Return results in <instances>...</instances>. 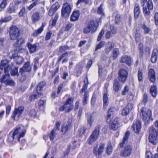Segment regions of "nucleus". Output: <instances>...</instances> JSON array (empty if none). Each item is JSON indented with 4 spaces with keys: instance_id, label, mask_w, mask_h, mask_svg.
<instances>
[{
    "instance_id": "dca6fc26",
    "label": "nucleus",
    "mask_w": 158,
    "mask_h": 158,
    "mask_svg": "<svg viewBox=\"0 0 158 158\" xmlns=\"http://www.w3.org/2000/svg\"><path fill=\"white\" fill-rule=\"evenodd\" d=\"M31 67L30 65V62H27L22 68L20 69L19 72L22 74L24 72H29L31 71Z\"/></svg>"
},
{
    "instance_id": "774afa93",
    "label": "nucleus",
    "mask_w": 158,
    "mask_h": 158,
    "mask_svg": "<svg viewBox=\"0 0 158 158\" xmlns=\"http://www.w3.org/2000/svg\"><path fill=\"white\" fill-rule=\"evenodd\" d=\"M155 23L156 25H158V13L156 12L154 15Z\"/></svg>"
},
{
    "instance_id": "e433bc0d",
    "label": "nucleus",
    "mask_w": 158,
    "mask_h": 158,
    "mask_svg": "<svg viewBox=\"0 0 158 158\" xmlns=\"http://www.w3.org/2000/svg\"><path fill=\"white\" fill-rule=\"evenodd\" d=\"M10 73L11 76H18V68L14 67L11 70Z\"/></svg>"
},
{
    "instance_id": "4be33fe9",
    "label": "nucleus",
    "mask_w": 158,
    "mask_h": 158,
    "mask_svg": "<svg viewBox=\"0 0 158 158\" xmlns=\"http://www.w3.org/2000/svg\"><path fill=\"white\" fill-rule=\"evenodd\" d=\"M148 75L150 81L154 83L155 81L156 77L155 72L154 70L150 69L149 71Z\"/></svg>"
},
{
    "instance_id": "ea45409f",
    "label": "nucleus",
    "mask_w": 158,
    "mask_h": 158,
    "mask_svg": "<svg viewBox=\"0 0 158 158\" xmlns=\"http://www.w3.org/2000/svg\"><path fill=\"white\" fill-rule=\"evenodd\" d=\"M143 71L142 69H139L138 73V77L139 81H141L143 79Z\"/></svg>"
},
{
    "instance_id": "052dcab7",
    "label": "nucleus",
    "mask_w": 158,
    "mask_h": 158,
    "mask_svg": "<svg viewBox=\"0 0 158 158\" xmlns=\"http://www.w3.org/2000/svg\"><path fill=\"white\" fill-rule=\"evenodd\" d=\"M8 0H3L0 5V7L2 9L5 8L6 6V2Z\"/></svg>"
},
{
    "instance_id": "2eb2a0df",
    "label": "nucleus",
    "mask_w": 158,
    "mask_h": 158,
    "mask_svg": "<svg viewBox=\"0 0 158 158\" xmlns=\"http://www.w3.org/2000/svg\"><path fill=\"white\" fill-rule=\"evenodd\" d=\"M105 144L101 143L100 144L99 148L97 151V147H95L93 149L94 154L98 155V158H100V156L103 152V150L104 149Z\"/></svg>"
},
{
    "instance_id": "603ef678",
    "label": "nucleus",
    "mask_w": 158,
    "mask_h": 158,
    "mask_svg": "<svg viewBox=\"0 0 158 158\" xmlns=\"http://www.w3.org/2000/svg\"><path fill=\"white\" fill-rule=\"evenodd\" d=\"M69 49L70 48L69 47L66 45H64L60 47L59 51L60 52H62L66 51L67 50H69Z\"/></svg>"
},
{
    "instance_id": "13d9d810",
    "label": "nucleus",
    "mask_w": 158,
    "mask_h": 158,
    "mask_svg": "<svg viewBox=\"0 0 158 158\" xmlns=\"http://www.w3.org/2000/svg\"><path fill=\"white\" fill-rule=\"evenodd\" d=\"M71 148L70 145L68 146L66 150L64 152V156H62V157H64L65 156H67L70 151Z\"/></svg>"
},
{
    "instance_id": "c9c22d12",
    "label": "nucleus",
    "mask_w": 158,
    "mask_h": 158,
    "mask_svg": "<svg viewBox=\"0 0 158 158\" xmlns=\"http://www.w3.org/2000/svg\"><path fill=\"white\" fill-rule=\"evenodd\" d=\"M89 98V94L87 92L85 93L83 99L82 103L83 105L87 104Z\"/></svg>"
},
{
    "instance_id": "9d476101",
    "label": "nucleus",
    "mask_w": 158,
    "mask_h": 158,
    "mask_svg": "<svg viewBox=\"0 0 158 158\" xmlns=\"http://www.w3.org/2000/svg\"><path fill=\"white\" fill-rule=\"evenodd\" d=\"M46 83L44 81L40 82L37 85V94L31 95L29 97V100L31 101L32 99L37 98L39 97L41 95V91L42 88L45 85Z\"/></svg>"
},
{
    "instance_id": "b1692460",
    "label": "nucleus",
    "mask_w": 158,
    "mask_h": 158,
    "mask_svg": "<svg viewBox=\"0 0 158 158\" xmlns=\"http://www.w3.org/2000/svg\"><path fill=\"white\" fill-rule=\"evenodd\" d=\"M114 47V42H108L105 48L106 52L108 53Z\"/></svg>"
},
{
    "instance_id": "4d7b16f0",
    "label": "nucleus",
    "mask_w": 158,
    "mask_h": 158,
    "mask_svg": "<svg viewBox=\"0 0 158 158\" xmlns=\"http://www.w3.org/2000/svg\"><path fill=\"white\" fill-rule=\"evenodd\" d=\"M121 21V16L119 14H117L115 17V23L118 24Z\"/></svg>"
},
{
    "instance_id": "72a5a7b5",
    "label": "nucleus",
    "mask_w": 158,
    "mask_h": 158,
    "mask_svg": "<svg viewBox=\"0 0 158 158\" xmlns=\"http://www.w3.org/2000/svg\"><path fill=\"white\" fill-rule=\"evenodd\" d=\"M130 132L129 131H127L125 134V136L123 139L122 143L120 144V147H123V145L125 144L126 141L127 140L128 137L129 136Z\"/></svg>"
},
{
    "instance_id": "6ab92c4d",
    "label": "nucleus",
    "mask_w": 158,
    "mask_h": 158,
    "mask_svg": "<svg viewBox=\"0 0 158 158\" xmlns=\"http://www.w3.org/2000/svg\"><path fill=\"white\" fill-rule=\"evenodd\" d=\"M9 67L8 62L6 60H3L1 61L0 69L2 70L4 69L5 73H6L8 71Z\"/></svg>"
},
{
    "instance_id": "0e129e2a",
    "label": "nucleus",
    "mask_w": 158,
    "mask_h": 158,
    "mask_svg": "<svg viewBox=\"0 0 158 158\" xmlns=\"http://www.w3.org/2000/svg\"><path fill=\"white\" fill-rule=\"evenodd\" d=\"M135 36L136 42H137L139 41L140 37V34L139 33V31H136Z\"/></svg>"
},
{
    "instance_id": "de8ad7c7",
    "label": "nucleus",
    "mask_w": 158,
    "mask_h": 158,
    "mask_svg": "<svg viewBox=\"0 0 158 158\" xmlns=\"http://www.w3.org/2000/svg\"><path fill=\"white\" fill-rule=\"evenodd\" d=\"M38 3V1L37 0L35 1L31 4L29 6L27 7V8L29 10H31Z\"/></svg>"
},
{
    "instance_id": "0eeeda50",
    "label": "nucleus",
    "mask_w": 158,
    "mask_h": 158,
    "mask_svg": "<svg viewBox=\"0 0 158 158\" xmlns=\"http://www.w3.org/2000/svg\"><path fill=\"white\" fill-rule=\"evenodd\" d=\"M9 35L11 40H16L20 35V31L18 28L15 26H12L9 28Z\"/></svg>"
},
{
    "instance_id": "3c124183",
    "label": "nucleus",
    "mask_w": 158,
    "mask_h": 158,
    "mask_svg": "<svg viewBox=\"0 0 158 158\" xmlns=\"http://www.w3.org/2000/svg\"><path fill=\"white\" fill-rule=\"evenodd\" d=\"M36 113L34 109L31 110L29 112L28 114L31 117H35L36 115Z\"/></svg>"
},
{
    "instance_id": "f257e3e1",
    "label": "nucleus",
    "mask_w": 158,
    "mask_h": 158,
    "mask_svg": "<svg viewBox=\"0 0 158 158\" xmlns=\"http://www.w3.org/2000/svg\"><path fill=\"white\" fill-rule=\"evenodd\" d=\"M114 109L113 108H110L108 110L106 122L108 123L109 124L110 127L111 129L113 131H115L120 127V125L119 123V118H116L114 119L112 118Z\"/></svg>"
},
{
    "instance_id": "6e6d98bb",
    "label": "nucleus",
    "mask_w": 158,
    "mask_h": 158,
    "mask_svg": "<svg viewBox=\"0 0 158 158\" xmlns=\"http://www.w3.org/2000/svg\"><path fill=\"white\" fill-rule=\"evenodd\" d=\"M102 4H101L99 6L98 8L97 13L98 14L103 15V14Z\"/></svg>"
},
{
    "instance_id": "e2e57ef3",
    "label": "nucleus",
    "mask_w": 158,
    "mask_h": 158,
    "mask_svg": "<svg viewBox=\"0 0 158 158\" xmlns=\"http://www.w3.org/2000/svg\"><path fill=\"white\" fill-rule=\"evenodd\" d=\"M110 30L113 34H116L117 32V29L115 27L114 25H111L110 27Z\"/></svg>"
},
{
    "instance_id": "473e14b6",
    "label": "nucleus",
    "mask_w": 158,
    "mask_h": 158,
    "mask_svg": "<svg viewBox=\"0 0 158 158\" xmlns=\"http://www.w3.org/2000/svg\"><path fill=\"white\" fill-rule=\"evenodd\" d=\"M142 29L143 30V32L145 34H148L151 31V28L147 26L145 24L142 25Z\"/></svg>"
},
{
    "instance_id": "4c0bfd02",
    "label": "nucleus",
    "mask_w": 158,
    "mask_h": 158,
    "mask_svg": "<svg viewBox=\"0 0 158 158\" xmlns=\"http://www.w3.org/2000/svg\"><path fill=\"white\" fill-rule=\"evenodd\" d=\"M12 19L11 16H9L4 18V19L0 20V25H1L3 23H6L11 20Z\"/></svg>"
},
{
    "instance_id": "8fccbe9b",
    "label": "nucleus",
    "mask_w": 158,
    "mask_h": 158,
    "mask_svg": "<svg viewBox=\"0 0 158 158\" xmlns=\"http://www.w3.org/2000/svg\"><path fill=\"white\" fill-rule=\"evenodd\" d=\"M96 99V94L94 92L91 99V104L92 105H94L95 103Z\"/></svg>"
},
{
    "instance_id": "7c9ffc66",
    "label": "nucleus",
    "mask_w": 158,
    "mask_h": 158,
    "mask_svg": "<svg viewBox=\"0 0 158 158\" xmlns=\"http://www.w3.org/2000/svg\"><path fill=\"white\" fill-rule=\"evenodd\" d=\"M112 57L114 60L117 58L119 55V50L118 48H114L113 50Z\"/></svg>"
},
{
    "instance_id": "680f3d73",
    "label": "nucleus",
    "mask_w": 158,
    "mask_h": 158,
    "mask_svg": "<svg viewBox=\"0 0 158 158\" xmlns=\"http://www.w3.org/2000/svg\"><path fill=\"white\" fill-rule=\"evenodd\" d=\"M129 89V87L127 85L125 86L122 91V95H125L126 94V93L128 91Z\"/></svg>"
},
{
    "instance_id": "cd10ccee",
    "label": "nucleus",
    "mask_w": 158,
    "mask_h": 158,
    "mask_svg": "<svg viewBox=\"0 0 158 158\" xmlns=\"http://www.w3.org/2000/svg\"><path fill=\"white\" fill-rule=\"evenodd\" d=\"M150 93L153 97H155L156 96L157 93V88L156 86H151L150 89Z\"/></svg>"
},
{
    "instance_id": "f3484780",
    "label": "nucleus",
    "mask_w": 158,
    "mask_h": 158,
    "mask_svg": "<svg viewBox=\"0 0 158 158\" xmlns=\"http://www.w3.org/2000/svg\"><path fill=\"white\" fill-rule=\"evenodd\" d=\"M141 127V123L139 120H137L133 123L132 126V128L134 132L137 134L140 131Z\"/></svg>"
},
{
    "instance_id": "864d4df0",
    "label": "nucleus",
    "mask_w": 158,
    "mask_h": 158,
    "mask_svg": "<svg viewBox=\"0 0 158 158\" xmlns=\"http://www.w3.org/2000/svg\"><path fill=\"white\" fill-rule=\"evenodd\" d=\"M129 113V110L127 109L125 107L123 108L122 110L121 114L122 115L125 116L127 115Z\"/></svg>"
},
{
    "instance_id": "c03bdc74",
    "label": "nucleus",
    "mask_w": 158,
    "mask_h": 158,
    "mask_svg": "<svg viewBox=\"0 0 158 158\" xmlns=\"http://www.w3.org/2000/svg\"><path fill=\"white\" fill-rule=\"evenodd\" d=\"M74 26V24L71 23H69L66 24L65 27V30L66 31H69Z\"/></svg>"
},
{
    "instance_id": "f03ea898",
    "label": "nucleus",
    "mask_w": 158,
    "mask_h": 158,
    "mask_svg": "<svg viewBox=\"0 0 158 158\" xmlns=\"http://www.w3.org/2000/svg\"><path fill=\"white\" fill-rule=\"evenodd\" d=\"M142 4L143 7V12L144 16L147 18L150 14V10L153 8V5L152 0H143Z\"/></svg>"
},
{
    "instance_id": "a211bd4d",
    "label": "nucleus",
    "mask_w": 158,
    "mask_h": 158,
    "mask_svg": "<svg viewBox=\"0 0 158 158\" xmlns=\"http://www.w3.org/2000/svg\"><path fill=\"white\" fill-rule=\"evenodd\" d=\"M79 11H74L71 16L70 20L72 22H75L78 20L80 15Z\"/></svg>"
},
{
    "instance_id": "5701e85b",
    "label": "nucleus",
    "mask_w": 158,
    "mask_h": 158,
    "mask_svg": "<svg viewBox=\"0 0 158 158\" xmlns=\"http://www.w3.org/2000/svg\"><path fill=\"white\" fill-rule=\"evenodd\" d=\"M120 88V86L119 81L117 80H114L113 83V89L115 92H118Z\"/></svg>"
},
{
    "instance_id": "20e7f679",
    "label": "nucleus",
    "mask_w": 158,
    "mask_h": 158,
    "mask_svg": "<svg viewBox=\"0 0 158 158\" xmlns=\"http://www.w3.org/2000/svg\"><path fill=\"white\" fill-rule=\"evenodd\" d=\"M21 126L20 125H18L17 126L16 128L13 132L12 135L9 136V138L10 139H12L11 141H13L14 139L17 138L18 140L20 142V139L21 137H23L25 135L26 131L25 130H23L22 132H19L18 134V132L19 130L21 129Z\"/></svg>"
},
{
    "instance_id": "bb28decb",
    "label": "nucleus",
    "mask_w": 158,
    "mask_h": 158,
    "mask_svg": "<svg viewBox=\"0 0 158 158\" xmlns=\"http://www.w3.org/2000/svg\"><path fill=\"white\" fill-rule=\"evenodd\" d=\"M27 45L29 50L30 52L33 53L35 51L37 48V46L35 44H32L29 43H27Z\"/></svg>"
},
{
    "instance_id": "c85d7f7f",
    "label": "nucleus",
    "mask_w": 158,
    "mask_h": 158,
    "mask_svg": "<svg viewBox=\"0 0 158 158\" xmlns=\"http://www.w3.org/2000/svg\"><path fill=\"white\" fill-rule=\"evenodd\" d=\"M3 83L6 85H14L15 82L12 80H11L10 78H7L6 80H5L4 78L1 81V83Z\"/></svg>"
},
{
    "instance_id": "49530a36",
    "label": "nucleus",
    "mask_w": 158,
    "mask_h": 158,
    "mask_svg": "<svg viewBox=\"0 0 158 158\" xmlns=\"http://www.w3.org/2000/svg\"><path fill=\"white\" fill-rule=\"evenodd\" d=\"M38 60L39 58L38 57H36L34 60V71L38 69L37 65L39 64Z\"/></svg>"
},
{
    "instance_id": "2f4dec72",
    "label": "nucleus",
    "mask_w": 158,
    "mask_h": 158,
    "mask_svg": "<svg viewBox=\"0 0 158 158\" xmlns=\"http://www.w3.org/2000/svg\"><path fill=\"white\" fill-rule=\"evenodd\" d=\"M157 51L154 50L152 54L151 60L152 63H155L157 60Z\"/></svg>"
},
{
    "instance_id": "1a4fd4ad",
    "label": "nucleus",
    "mask_w": 158,
    "mask_h": 158,
    "mask_svg": "<svg viewBox=\"0 0 158 158\" xmlns=\"http://www.w3.org/2000/svg\"><path fill=\"white\" fill-rule=\"evenodd\" d=\"M71 10V6L68 3H64L62 6L61 14L62 16L64 18L68 17L70 13Z\"/></svg>"
},
{
    "instance_id": "39448f33",
    "label": "nucleus",
    "mask_w": 158,
    "mask_h": 158,
    "mask_svg": "<svg viewBox=\"0 0 158 158\" xmlns=\"http://www.w3.org/2000/svg\"><path fill=\"white\" fill-rule=\"evenodd\" d=\"M72 98L70 97L67 99L63 105L60 108V111H64L66 112H70L73 108Z\"/></svg>"
},
{
    "instance_id": "393cba45",
    "label": "nucleus",
    "mask_w": 158,
    "mask_h": 158,
    "mask_svg": "<svg viewBox=\"0 0 158 158\" xmlns=\"http://www.w3.org/2000/svg\"><path fill=\"white\" fill-rule=\"evenodd\" d=\"M86 117L87 120L88 124L91 126L92 123L94 121L93 115L89 113H87L86 114Z\"/></svg>"
},
{
    "instance_id": "338daca9",
    "label": "nucleus",
    "mask_w": 158,
    "mask_h": 158,
    "mask_svg": "<svg viewBox=\"0 0 158 158\" xmlns=\"http://www.w3.org/2000/svg\"><path fill=\"white\" fill-rule=\"evenodd\" d=\"M105 42H104L101 41L97 45L96 48V50L98 49L102 48L103 45L104 44Z\"/></svg>"
},
{
    "instance_id": "09e8293b",
    "label": "nucleus",
    "mask_w": 158,
    "mask_h": 158,
    "mask_svg": "<svg viewBox=\"0 0 158 158\" xmlns=\"http://www.w3.org/2000/svg\"><path fill=\"white\" fill-rule=\"evenodd\" d=\"M69 128V126L66 123H64L63 125L61 130L62 132L65 133L68 131Z\"/></svg>"
},
{
    "instance_id": "423d86ee",
    "label": "nucleus",
    "mask_w": 158,
    "mask_h": 158,
    "mask_svg": "<svg viewBox=\"0 0 158 158\" xmlns=\"http://www.w3.org/2000/svg\"><path fill=\"white\" fill-rule=\"evenodd\" d=\"M100 129V127L98 126L95 127L92 134L88 139V141L89 144H91L97 140L98 137Z\"/></svg>"
},
{
    "instance_id": "6e6552de",
    "label": "nucleus",
    "mask_w": 158,
    "mask_h": 158,
    "mask_svg": "<svg viewBox=\"0 0 158 158\" xmlns=\"http://www.w3.org/2000/svg\"><path fill=\"white\" fill-rule=\"evenodd\" d=\"M24 109V107L22 106L15 108L14 110L12 111L11 118L14 120H18L22 114Z\"/></svg>"
},
{
    "instance_id": "9b49d317",
    "label": "nucleus",
    "mask_w": 158,
    "mask_h": 158,
    "mask_svg": "<svg viewBox=\"0 0 158 158\" xmlns=\"http://www.w3.org/2000/svg\"><path fill=\"white\" fill-rule=\"evenodd\" d=\"M144 108H142L141 109L140 114L142 116V119L145 123H148L150 120L152 115V113L150 110H148L147 111L144 110Z\"/></svg>"
},
{
    "instance_id": "aec40b11",
    "label": "nucleus",
    "mask_w": 158,
    "mask_h": 158,
    "mask_svg": "<svg viewBox=\"0 0 158 158\" xmlns=\"http://www.w3.org/2000/svg\"><path fill=\"white\" fill-rule=\"evenodd\" d=\"M140 13V10L139 5L135 4L134 8V16L135 19L137 18Z\"/></svg>"
},
{
    "instance_id": "c756f323",
    "label": "nucleus",
    "mask_w": 158,
    "mask_h": 158,
    "mask_svg": "<svg viewBox=\"0 0 158 158\" xmlns=\"http://www.w3.org/2000/svg\"><path fill=\"white\" fill-rule=\"evenodd\" d=\"M113 148L111 143L108 142L107 143V146L106 150V153L108 155H110L112 152Z\"/></svg>"
},
{
    "instance_id": "4468645a",
    "label": "nucleus",
    "mask_w": 158,
    "mask_h": 158,
    "mask_svg": "<svg viewBox=\"0 0 158 158\" xmlns=\"http://www.w3.org/2000/svg\"><path fill=\"white\" fill-rule=\"evenodd\" d=\"M132 150V148L130 145H127L122 150L121 152L120 155L123 157H127L130 156Z\"/></svg>"
},
{
    "instance_id": "f704fd0d",
    "label": "nucleus",
    "mask_w": 158,
    "mask_h": 158,
    "mask_svg": "<svg viewBox=\"0 0 158 158\" xmlns=\"http://www.w3.org/2000/svg\"><path fill=\"white\" fill-rule=\"evenodd\" d=\"M84 84L83 86L82 89L80 91V93H82L85 92L87 89L88 85V80L87 78L84 80Z\"/></svg>"
},
{
    "instance_id": "7ed1b4c3",
    "label": "nucleus",
    "mask_w": 158,
    "mask_h": 158,
    "mask_svg": "<svg viewBox=\"0 0 158 158\" xmlns=\"http://www.w3.org/2000/svg\"><path fill=\"white\" fill-rule=\"evenodd\" d=\"M98 23H96L94 20H91L88 22L87 26L84 28L83 32L85 34H87L90 32L92 33H94L98 28Z\"/></svg>"
},
{
    "instance_id": "37998d69",
    "label": "nucleus",
    "mask_w": 158,
    "mask_h": 158,
    "mask_svg": "<svg viewBox=\"0 0 158 158\" xmlns=\"http://www.w3.org/2000/svg\"><path fill=\"white\" fill-rule=\"evenodd\" d=\"M103 106L105 107L107 105L108 102V98L107 93H105L103 94Z\"/></svg>"
},
{
    "instance_id": "f8f14e48",
    "label": "nucleus",
    "mask_w": 158,
    "mask_h": 158,
    "mask_svg": "<svg viewBox=\"0 0 158 158\" xmlns=\"http://www.w3.org/2000/svg\"><path fill=\"white\" fill-rule=\"evenodd\" d=\"M128 72L124 69L119 70L118 72V79L121 82L123 83L125 82L127 77Z\"/></svg>"
},
{
    "instance_id": "58836bf2",
    "label": "nucleus",
    "mask_w": 158,
    "mask_h": 158,
    "mask_svg": "<svg viewBox=\"0 0 158 158\" xmlns=\"http://www.w3.org/2000/svg\"><path fill=\"white\" fill-rule=\"evenodd\" d=\"M15 7L13 6H10L7 9L6 13L8 14H11L15 12Z\"/></svg>"
},
{
    "instance_id": "a878e982",
    "label": "nucleus",
    "mask_w": 158,
    "mask_h": 158,
    "mask_svg": "<svg viewBox=\"0 0 158 158\" xmlns=\"http://www.w3.org/2000/svg\"><path fill=\"white\" fill-rule=\"evenodd\" d=\"M39 14L38 12L34 13L31 16V20L33 23H35L39 20Z\"/></svg>"
},
{
    "instance_id": "ddd939ff",
    "label": "nucleus",
    "mask_w": 158,
    "mask_h": 158,
    "mask_svg": "<svg viewBox=\"0 0 158 158\" xmlns=\"http://www.w3.org/2000/svg\"><path fill=\"white\" fill-rule=\"evenodd\" d=\"M120 61L121 63H125L129 66L132 65L133 62L131 57L126 55L123 56L121 57Z\"/></svg>"
},
{
    "instance_id": "5fc2aeb1",
    "label": "nucleus",
    "mask_w": 158,
    "mask_h": 158,
    "mask_svg": "<svg viewBox=\"0 0 158 158\" xmlns=\"http://www.w3.org/2000/svg\"><path fill=\"white\" fill-rule=\"evenodd\" d=\"M59 7L60 6L59 3L58 2H56L55 4L52 6L51 7L56 11Z\"/></svg>"
},
{
    "instance_id": "bf43d9fd",
    "label": "nucleus",
    "mask_w": 158,
    "mask_h": 158,
    "mask_svg": "<svg viewBox=\"0 0 158 158\" xmlns=\"http://www.w3.org/2000/svg\"><path fill=\"white\" fill-rule=\"evenodd\" d=\"M52 35V33L51 31L48 32L45 35V40H48L50 39L51 36Z\"/></svg>"
},
{
    "instance_id": "69168bd1",
    "label": "nucleus",
    "mask_w": 158,
    "mask_h": 158,
    "mask_svg": "<svg viewBox=\"0 0 158 158\" xmlns=\"http://www.w3.org/2000/svg\"><path fill=\"white\" fill-rule=\"evenodd\" d=\"M104 33V31L102 29L98 35V38L97 39L98 41H99L102 39V37Z\"/></svg>"
},
{
    "instance_id": "a19ab883",
    "label": "nucleus",
    "mask_w": 158,
    "mask_h": 158,
    "mask_svg": "<svg viewBox=\"0 0 158 158\" xmlns=\"http://www.w3.org/2000/svg\"><path fill=\"white\" fill-rule=\"evenodd\" d=\"M139 52L140 54V57H141L143 56V44L140 43L139 44Z\"/></svg>"
},
{
    "instance_id": "79ce46f5",
    "label": "nucleus",
    "mask_w": 158,
    "mask_h": 158,
    "mask_svg": "<svg viewBox=\"0 0 158 158\" xmlns=\"http://www.w3.org/2000/svg\"><path fill=\"white\" fill-rule=\"evenodd\" d=\"M56 130L55 129L52 130L50 133L49 138L51 140H52L56 135Z\"/></svg>"
},
{
    "instance_id": "a18cd8bd",
    "label": "nucleus",
    "mask_w": 158,
    "mask_h": 158,
    "mask_svg": "<svg viewBox=\"0 0 158 158\" xmlns=\"http://www.w3.org/2000/svg\"><path fill=\"white\" fill-rule=\"evenodd\" d=\"M15 58L16 61V63L17 64H21L23 61V59L21 56H16Z\"/></svg>"
},
{
    "instance_id": "412c9836",
    "label": "nucleus",
    "mask_w": 158,
    "mask_h": 158,
    "mask_svg": "<svg viewBox=\"0 0 158 158\" xmlns=\"http://www.w3.org/2000/svg\"><path fill=\"white\" fill-rule=\"evenodd\" d=\"M46 25L45 23H42L41 27L37 30H35L32 34V36L33 37H35L38 35L41 34L43 31L44 27Z\"/></svg>"
}]
</instances>
